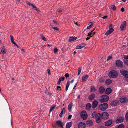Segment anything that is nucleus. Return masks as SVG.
<instances>
[{"label":"nucleus","instance_id":"f257e3e1","mask_svg":"<svg viewBox=\"0 0 128 128\" xmlns=\"http://www.w3.org/2000/svg\"><path fill=\"white\" fill-rule=\"evenodd\" d=\"M120 72L121 74L124 77V80L128 82V71L124 70H120Z\"/></svg>","mask_w":128,"mask_h":128},{"label":"nucleus","instance_id":"f03ea898","mask_svg":"<svg viewBox=\"0 0 128 128\" xmlns=\"http://www.w3.org/2000/svg\"><path fill=\"white\" fill-rule=\"evenodd\" d=\"M108 76L110 78L114 79L118 76V74L116 70H112L110 72Z\"/></svg>","mask_w":128,"mask_h":128},{"label":"nucleus","instance_id":"7ed1b4c3","mask_svg":"<svg viewBox=\"0 0 128 128\" xmlns=\"http://www.w3.org/2000/svg\"><path fill=\"white\" fill-rule=\"evenodd\" d=\"M108 108V105L106 103L101 104L99 106V108L100 110L102 111H104L107 110Z\"/></svg>","mask_w":128,"mask_h":128},{"label":"nucleus","instance_id":"20e7f679","mask_svg":"<svg viewBox=\"0 0 128 128\" xmlns=\"http://www.w3.org/2000/svg\"><path fill=\"white\" fill-rule=\"evenodd\" d=\"M109 99V97L106 95H103L101 96L100 100L101 102H106L108 101Z\"/></svg>","mask_w":128,"mask_h":128},{"label":"nucleus","instance_id":"39448f33","mask_svg":"<svg viewBox=\"0 0 128 128\" xmlns=\"http://www.w3.org/2000/svg\"><path fill=\"white\" fill-rule=\"evenodd\" d=\"M101 117L104 120H106L109 118V115L107 112H104L102 113Z\"/></svg>","mask_w":128,"mask_h":128},{"label":"nucleus","instance_id":"423d86ee","mask_svg":"<svg viewBox=\"0 0 128 128\" xmlns=\"http://www.w3.org/2000/svg\"><path fill=\"white\" fill-rule=\"evenodd\" d=\"M81 118L84 120H86L88 117V115L86 112L85 111H82L81 113Z\"/></svg>","mask_w":128,"mask_h":128},{"label":"nucleus","instance_id":"0eeeda50","mask_svg":"<svg viewBox=\"0 0 128 128\" xmlns=\"http://www.w3.org/2000/svg\"><path fill=\"white\" fill-rule=\"evenodd\" d=\"M116 64L117 66L120 68L122 67L123 66V62L119 60L116 61Z\"/></svg>","mask_w":128,"mask_h":128},{"label":"nucleus","instance_id":"6e6552de","mask_svg":"<svg viewBox=\"0 0 128 128\" xmlns=\"http://www.w3.org/2000/svg\"><path fill=\"white\" fill-rule=\"evenodd\" d=\"M86 45V43H82L76 46V48L78 50L84 47Z\"/></svg>","mask_w":128,"mask_h":128},{"label":"nucleus","instance_id":"1a4fd4ad","mask_svg":"<svg viewBox=\"0 0 128 128\" xmlns=\"http://www.w3.org/2000/svg\"><path fill=\"white\" fill-rule=\"evenodd\" d=\"M126 26V21L122 22L120 26L121 30V31L124 30L125 29Z\"/></svg>","mask_w":128,"mask_h":128},{"label":"nucleus","instance_id":"9d476101","mask_svg":"<svg viewBox=\"0 0 128 128\" xmlns=\"http://www.w3.org/2000/svg\"><path fill=\"white\" fill-rule=\"evenodd\" d=\"M120 101L122 103H126L128 101V99L126 97H122L120 98Z\"/></svg>","mask_w":128,"mask_h":128},{"label":"nucleus","instance_id":"9b49d317","mask_svg":"<svg viewBox=\"0 0 128 128\" xmlns=\"http://www.w3.org/2000/svg\"><path fill=\"white\" fill-rule=\"evenodd\" d=\"M56 123L57 125L61 128H63L64 124L61 120H57L56 122Z\"/></svg>","mask_w":128,"mask_h":128},{"label":"nucleus","instance_id":"f8f14e48","mask_svg":"<svg viewBox=\"0 0 128 128\" xmlns=\"http://www.w3.org/2000/svg\"><path fill=\"white\" fill-rule=\"evenodd\" d=\"M79 128H85L86 124L84 122H80L78 124Z\"/></svg>","mask_w":128,"mask_h":128},{"label":"nucleus","instance_id":"ddd939ff","mask_svg":"<svg viewBox=\"0 0 128 128\" xmlns=\"http://www.w3.org/2000/svg\"><path fill=\"white\" fill-rule=\"evenodd\" d=\"M114 31V29L113 28H111L108 30L106 33V35L108 36L111 34Z\"/></svg>","mask_w":128,"mask_h":128},{"label":"nucleus","instance_id":"4468645a","mask_svg":"<svg viewBox=\"0 0 128 128\" xmlns=\"http://www.w3.org/2000/svg\"><path fill=\"white\" fill-rule=\"evenodd\" d=\"M118 100H114L112 101L111 103V104L112 106H116L118 104Z\"/></svg>","mask_w":128,"mask_h":128},{"label":"nucleus","instance_id":"2eb2a0df","mask_svg":"<svg viewBox=\"0 0 128 128\" xmlns=\"http://www.w3.org/2000/svg\"><path fill=\"white\" fill-rule=\"evenodd\" d=\"M98 104V102L96 100L94 101L92 103V108H95L97 106Z\"/></svg>","mask_w":128,"mask_h":128},{"label":"nucleus","instance_id":"dca6fc26","mask_svg":"<svg viewBox=\"0 0 128 128\" xmlns=\"http://www.w3.org/2000/svg\"><path fill=\"white\" fill-rule=\"evenodd\" d=\"M89 76L88 75H86L85 76H83L82 78V81L83 82H85L87 79L89 78Z\"/></svg>","mask_w":128,"mask_h":128},{"label":"nucleus","instance_id":"f3484780","mask_svg":"<svg viewBox=\"0 0 128 128\" xmlns=\"http://www.w3.org/2000/svg\"><path fill=\"white\" fill-rule=\"evenodd\" d=\"M100 93L101 94H103L105 91V89L104 87H100L99 88Z\"/></svg>","mask_w":128,"mask_h":128},{"label":"nucleus","instance_id":"a211bd4d","mask_svg":"<svg viewBox=\"0 0 128 128\" xmlns=\"http://www.w3.org/2000/svg\"><path fill=\"white\" fill-rule=\"evenodd\" d=\"M112 123V120H108L105 123V125L106 126H108L110 125Z\"/></svg>","mask_w":128,"mask_h":128},{"label":"nucleus","instance_id":"6ab92c4d","mask_svg":"<svg viewBox=\"0 0 128 128\" xmlns=\"http://www.w3.org/2000/svg\"><path fill=\"white\" fill-rule=\"evenodd\" d=\"M1 50L2 52L4 54H6V50L4 46L2 47Z\"/></svg>","mask_w":128,"mask_h":128},{"label":"nucleus","instance_id":"aec40b11","mask_svg":"<svg viewBox=\"0 0 128 128\" xmlns=\"http://www.w3.org/2000/svg\"><path fill=\"white\" fill-rule=\"evenodd\" d=\"M101 117V114L100 113L97 114L96 116V118H94L96 119V120H100V119Z\"/></svg>","mask_w":128,"mask_h":128},{"label":"nucleus","instance_id":"412c9836","mask_svg":"<svg viewBox=\"0 0 128 128\" xmlns=\"http://www.w3.org/2000/svg\"><path fill=\"white\" fill-rule=\"evenodd\" d=\"M95 95L94 94H91L89 96L88 98L90 100H92L94 99Z\"/></svg>","mask_w":128,"mask_h":128},{"label":"nucleus","instance_id":"4be33fe9","mask_svg":"<svg viewBox=\"0 0 128 128\" xmlns=\"http://www.w3.org/2000/svg\"><path fill=\"white\" fill-rule=\"evenodd\" d=\"M77 38L76 37L72 36L70 37L68 40V41L69 42H71L74 41L76 40L77 39Z\"/></svg>","mask_w":128,"mask_h":128},{"label":"nucleus","instance_id":"5701e85b","mask_svg":"<svg viewBox=\"0 0 128 128\" xmlns=\"http://www.w3.org/2000/svg\"><path fill=\"white\" fill-rule=\"evenodd\" d=\"M112 92V90L111 88H108L106 89V93L107 94H109Z\"/></svg>","mask_w":128,"mask_h":128},{"label":"nucleus","instance_id":"b1692460","mask_svg":"<svg viewBox=\"0 0 128 128\" xmlns=\"http://www.w3.org/2000/svg\"><path fill=\"white\" fill-rule=\"evenodd\" d=\"M112 82V81L110 79H107L106 80L105 84L108 85L110 84Z\"/></svg>","mask_w":128,"mask_h":128},{"label":"nucleus","instance_id":"393cba45","mask_svg":"<svg viewBox=\"0 0 128 128\" xmlns=\"http://www.w3.org/2000/svg\"><path fill=\"white\" fill-rule=\"evenodd\" d=\"M90 92H94L96 91V89L94 86H92L90 87Z\"/></svg>","mask_w":128,"mask_h":128},{"label":"nucleus","instance_id":"a878e982","mask_svg":"<svg viewBox=\"0 0 128 128\" xmlns=\"http://www.w3.org/2000/svg\"><path fill=\"white\" fill-rule=\"evenodd\" d=\"M65 111L66 110L64 108H63L59 115V116L60 118H62V117L63 115L65 113Z\"/></svg>","mask_w":128,"mask_h":128},{"label":"nucleus","instance_id":"bb28decb","mask_svg":"<svg viewBox=\"0 0 128 128\" xmlns=\"http://www.w3.org/2000/svg\"><path fill=\"white\" fill-rule=\"evenodd\" d=\"M87 124L90 126H92L93 124V123L92 120H87Z\"/></svg>","mask_w":128,"mask_h":128},{"label":"nucleus","instance_id":"cd10ccee","mask_svg":"<svg viewBox=\"0 0 128 128\" xmlns=\"http://www.w3.org/2000/svg\"><path fill=\"white\" fill-rule=\"evenodd\" d=\"M72 123L71 122H69L66 125V128H70L72 126Z\"/></svg>","mask_w":128,"mask_h":128},{"label":"nucleus","instance_id":"c85d7f7f","mask_svg":"<svg viewBox=\"0 0 128 128\" xmlns=\"http://www.w3.org/2000/svg\"><path fill=\"white\" fill-rule=\"evenodd\" d=\"M91 104L90 103L87 104L86 106V108L88 110H90L91 108Z\"/></svg>","mask_w":128,"mask_h":128},{"label":"nucleus","instance_id":"c756f323","mask_svg":"<svg viewBox=\"0 0 128 128\" xmlns=\"http://www.w3.org/2000/svg\"><path fill=\"white\" fill-rule=\"evenodd\" d=\"M73 105V103L72 102H71L68 105V110L70 111L72 110V107Z\"/></svg>","mask_w":128,"mask_h":128},{"label":"nucleus","instance_id":"7c9ffc66","mask_svg":"<svg viewBox=\"0 0 128 128\" xmlns=\"http://www.w3.org/2000/svg\"><path fill=\"white\" fill-rule=\"evenodd\" d=\"M93 25V23L92 22H90V24L88 25L87 29L88 30L90 29L92 27Z\"/></svg>","mask_w":128,"mask_h":128},{"label":"nucleus","instance_id":"2f4dec72","mask_svg":"<svg viewBox=\"0 0 128 128\" xmlns=\"http://www.w3.org/2000/svg\"><path fill=\"white\" fill-rule=\"evenodd\" d=\"M70 85V81H68L67 82L66 86V92L68 91V89Z\"/></svg>","mask_w":128,"mask_h":128},{"label":"nucleus","instance_id":"473e14b6","mask_svg":"<svg viewBox=\"0 0 128 128\" xmlns=\"http://www.w3.org/2000/svg\"><path fill=\"white\" fill-rule=\"evenodd\" d=\"M56 107V105H54L52 107H51L50 108V112H52V111L54 110V108H55Z\"/></svg>","mask_w":128,"mask_h":128},{"label":"nucleus","instance_id":"72a5a7b5","mask_svg":"<svg viewBox=\"0 0 128 128\" xmlns=\"http://www.w3.org/2000/svg\"><path fill=\"white\" fill-rule=\"evenodd\" d=\"M97 114L96 113V112H93L92 114V117L93 118H96V116Z\"/></svg>","mask_w":128,"mask_h":128},{"label":"nucleus","instance_id":"f704fd0d","mask_svg":"<svg viewBox=\"0 0 128 128\" xmlns=\"http://www.w3.org/2000/svg\"><path fill=\"white\" fill-rule=\"evenodd\" d=\"M95 30V29H94L93 30H92L91 32L89 33L88 35V36H90L91 37L92 36V34L93 32Z\"/></svg>","mask_w":128,"mask_h":128},{"label":"nucleus","instance_id":"c9c22d12","mask_svg":"<svg viewBox=\"0 0 128 128\" xmlns=\"http://www.w3.org/2000/svg\"><path fill=\"white\" fill-rule=\"evenodd\" d=\"M53 22V24H54V25L55 26L56 25L58 24V23L56 21L54 20ZM50 25H51V26H52V27H53V26H54V25L53 26L52 25V24H51Z\"/></svg>","mask_w":128,"mask_h":128},{"label":"nucleus","instance_id":"e433bc0d","mask_svg":"<svg viewBox=\"0 0 128 128\" xmlns=\"http://www.w3.org/2000/svg\"><path fill=\"white\" fill-rule=\"evenodd\" d=\"M31 6H32L34 8L36 11H37L38 12H39L40 11L34 5L32 4Z\"/></svg>","mask_w":128,"mask_h":128},{"label":"nucleus","instance_id":"4c0bfd02","mask_svg":"<svg viewBox=\"0 0 128 128\" xmlns=\"http://www.w3.org/2000/svg\"><path fill=\"white\" fill-rule=\"evenodd\" d=\"M11 37V40L12 42V43L13 44H15V42L14 41V39L13 38V36L12 35H10V36Z\"/></svg>","mask_w":128,"mask_h":128},{"label":"nucleus","instance_id":"58836bf2","mask_svg":"<svg viewBox=\"0 0 128 128\" xmlns=\"http://www.w3.org/2000/svg\"><path fill=\"white\" fill-rule=\"evenodd\" d=\"M82 68L81 67H80L78 69V75L79 76L80 74L82 71Z\"/></svg>","mask_w":128,"mask_h":128},{"label":"nucleus","instance_id":"ea45409f","mask_svg":"<svg viewBox=\"0 0 128 128\" xmlns=\"http://www.w3.org/2000/svg\"><path fill=\"white\" fill-rule=\"evenodd\" d=\"M111 7L112 9L114 10H115L116 9V6L114 5H112Z\"/></svg>","mask_w":128,"mask_h":128},{"label":"nucleus","instance_id":"a19ab883","mask_svg":"<svg viewBox=\"0 0 128 128\" xmlns=\"http://www.w3.org/2000/svg\"><path fill=\"white\" fill-rule=\"evenodd\" d=\"M116 120H124V118L122 116H120L117 118Z\"/></svg>","mask_w":128,"mask_h":128},{"label":"nucleus","instance_id":"79ce46f5","mask_svg":"<svg viewBox=\"0 0 128 128\" xmlns=\"http://www.w3.org/2000/svg\"><path fill=\"white\" fill-rule=\"evenodd\" d=\"M124 125L123 124H120L116 128H124Z\"/></svg>","mask_w":128,"mask_h":128},{"label":"nucleus","instance_id":"37998d69","mask_svg":"<svg viewBox=\"0 0 128 128\" xmlns=\"http://www.w3.org/2000/svg\"><path fill=\"white\" fill-rule=\"evenodd\" d=\"M65 79V78L64 77H62L59 79V80H60L61 82V81H64Z\"/></svg>","mask_w":128,"mask_h":128},{"label":"nucleus","instance_id":"c03bdc74","mask_svg":"<svg viewBox=\"0 0 128 128\" xmlns=\"http://www.w3.org/2000/svg\"><path fill=\"white\" fill-rule=\"evenodd\" d=\"M54 53L55 54L58 51V49L56 48H54Z\"/></svg>","mask_w":128,"mask_h":128},{"label":"nucleus","instance_id":"a18cd8bd","mask_svg":"<svg viewBox=\"0 0 128 128\" xmlns=\"http://www.w3.org/2000/svg\"><path fill=\"white\" fill-rule=\"evenodd\" d=\"M123 120H116V124H120L123 122Z\"/></svg>","mask_w":128,"mask_h":128},{"label":"nucleus","instance_id":"49530a36","mask_svg":"<svg viewBox=\"0 0 128 128\" xmlns=\"http://www.w3.org/2000/svg\"><path fill=\"white\" fill-rule=\"evenodd\" d=\"M64 76L66 77V78H68L69 77L70 74H66Z\"/></svg>","mask_w":128,"mask_h":128},{"label":"nucleus","instance_id":"de8ad7c7","mask_svg":"<svg viewBox=\"0 0 128 128\" xmlns=\"http://www.w3.org/2000/svg\"><path fill=\"white\" fill-rule=\"evenodd\" d=\"M41 38L43 40H44V41H46V39L45 38V37L43 36H41Z\"/></svg>","mask_w":128,"mask_h":128},{"label":"nucleus","instance_id":"09e8293b","mask_svg":"<svg viewBox=\"0 0 128 128\" xmlns=\"http://www.w3.org/2000/svg\"><path fill=\"white\" fill-rule=\"evenodd\" d=\"M124 63L125 64L128 65V60H126L124 61Z\"/></svg>","mask_w":128,"mask_h":128},{"label":"nucleus","instance_id":"8fccbe9b","mask_svg":"<svg viewBox=\"0 0 128 128\" xmlns=\"http://www.w3.org/2000/svg\"><path fill=\"white\" fill-rule=\"evenodd\" d=\"M53 29L54 30H56V31H58L59 30L58 29L57 27H53Z\"/></svg>","mask_w":128,"mask_h":128},{"label":"nucleus","instance_id":"3c124183","mask_svg":"<svg viewBox=\"0 0 128 128\" xmlns=\"http://www.w3.org/2000/svg\"><path fill=\"white\" fill-rule=\"evenodd\" d=\"M112 58V56H109L107 60L108 61L110 60Z\"/></svg>","mask_w":128,"mask_h":128},{"label":"nucleus","instance_id":"603ef678","mask_svg":"<svg viewBox=\"0 0 128 128\" xmlns=\"http://www.w3.org/2000/svg\"><path fill=\"white\" fill-rule=\"evenodd\" d=\"M125 116L126 118V120H128V112L126 113Z\"/></svg>","mask_w":128,"mask_h":128},{"label":"nucleus","instance_id":"864d4df0","mask_svg":"<svg viewBox=\"0 0 128 128\" xmlns=\"http://www.w3.org/2000/svg\"><path fill=\"white\" fill-rule=\"evenodd\" d=\"M26 2L27 4L29 6H31L32 4H31L30 3V2H28V1H26Z\"/></svg>","mask_w":128,"mask_h":128},{"label":"nucleus","instance_id":"5fc2aeb1","mask_svg":"<svg viewBox=\"0 0 128 128\" xmlns=\"http://www.w3.org/2000/svg\"><path fill=\"white\" fill-rule=\"evenodd\" d=\"M48 75H50L51 74L50 73V70L49 69H48Z\"/></svg>","mask_w":128,"mask_h":128},{"label":"nucleus","instance_id":"6e6d98bb","mask_svg":"<svg viewBox=\"0 0 128 128\" xmlns=\"http://www.w3.org/2000/svg\"><path fill=\"white\" fill-rule=\"evenodd\" d=\"M72 116L71 115H69L68 118V120L72 118Z\"/></svg>","mask_w":128,"mask_h":128},{"label":"nucleus","instance_id":"4d7b16f0","mask_svg":"<svg viewBox=\"0 0 128 128\" xmlns=\"http://www.w3.org/2000/svg\"><path fill=\"white\" fill-rule=\"evenodd\" d=\"M61 88L60 86H58L57 88V89L58 90H60L61 89Z\"/></svg>","mask_w":128,"mask_h":128},{"label":"nucleus","instance_id":"13d9d810","mask_svg":"<svg viewBox=\"0 0 128 128\" xmlns=\"http://www.w3.org/2000/svg\"><path fill=\"white\" fill-rule=\"evenodd\" d=\"M108 16H105L103 17L102 18L104 19H106L107 18H108Z\"/></svg>","mask_w":128,"mask_h":128},{"label":"nucleus","instance_id":"bf43d9fd","mask_svg":"<svg viewBox=\"0 0 128 128\" xmlns=\"http://www.w3.org/2000/svg\"><path fill=\"white\" fill-rule=\"evenodd\" d=\"M124 11V8H122L121 9V11L122 12H123Z\"/></svg>","mask_w":128,"mask_h":128},{"label":"nucleus","instance_id":"052dcab7","mask_svg":"<svg viewBox=\"0 0 128 128\" xmlns=\"http://www.w3.org/2000/svg\"><path fill=\"white\" fill-rule=\"evenodd\" d=\"M61 81H60V80H59L58 81V85H60V83H61Z\"/></svg>","mask_w":128,"mask_h":128},{"label":"nucleus","instance_id":"680f3d73","mask_svg":"<svg viewBox=\"0 0 128 128\" xmlns=\"http://www.w3.org/2000/svg\"><path fill=\"white\" fill-rule=\"evenodd\" d=\"M104 81L103 80H102V79H100V83H102Z\"/></svg>","mask_w":128,"mask_h":128},{"label":"nucleus","instance_id":"e2e57ef3","mask_svg":"<svg viewBox=\"0 0 128 128\" xmlns=\"http://www.w3.org/2000/svg\"><path fill=\"white\" fill-rule=\"evenodd\" d=\"M77 84H78V82L76 83V84L75 85H74V88H73V90L77 86Z\"/></svg>","mask_w":128,"mask_h":128},{"label":"nucleus","instance_id":"0e129e2a","mask_svg":"<svg viewBox=\"0 0 128 128\" xmlns=\"http://www.w3.org/2000/svg\"><path fill=\"white\" fill-rule=\"evenodd\" d=\"M62 12V10H58L57 12Z\"/></svg>","mask_w":128,"mask_h":128},{"label":"nucleus","instance_id":"69168bd1","mask_svg":"<svg viewBox=\"0 0 128 128\" xmlns=\"http://www.w3.org/2000/svg\"><path fill=\"white\" fill-rule=\"evenodd\" d=\"M14 44L15 46H16L18 48H19L18 46L17 45V44H16V43L15 42V44Z\"/></svg>","mask_w":128,"mask_h":128},{"label":"nucleus","instance_id":"338daca9","mask_svg":"<svg viewBox=\"0 0 128 128\" xmlns=\"http://www.w3.org/2000/svg\"><path fill=\"white\" fill-rule=\"evenodd\" d=\"M112 27V24H110L109 26V28H111Z\"/></svg>","mask_w":128,"mask_h":128},{"label":"nucleus","instance_id":"774afa93","mask_svg":"<svg viewBox=\"0 0 128 128\" xmlns=\"http://www.w3.org/2000/svg\"><path fill=\"white\" fill-rule=\"evenodd\" d=\"M124 58L125 59H128V56L124 57Z\"/></svg>","mask_w":128,"mask_h":128}]
</instances>
